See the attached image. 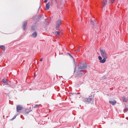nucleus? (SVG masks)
I'll use <instances>...</instances> for the list:
<instances>
[{"label": "nucleus", "instance_id": "obj_9", "mask_svg": "<svg viewBox=\"0 0 128 128\" xmlns=\"http://www.w3.org/2000/svg\"><path fill=\"white\" fill-rule=\"evenodd\" d=\"M109 103L112 105L114 106L116 104V102L115 100H114L113 101H109Z\"/></svg>", "mask_w": 128, "mask_h": 128}, {"label": "nucleus", "instance_id": "obj_25", "mask_svg": "<svg viewBox=\"0 0 128 128\" xmlns=\"http://www.w3.org/2000/svg\"><path fill=\"white\" fill-rule=\"evenodd\" d=\"M5 84H6V85H9L8 83V82H6L5 83Z\"/></svg>", "mask_w": 128, "mask_h": 128}, {"label": "nucleus", "instance_id": "obj_3", "mask_svg": "<svg viewBox=\"0 0 128 128\" xmlns=\"http://www.w3.org/2000/svg\"><path fill=\"white\" fill-rule=\"evenodd\" d=\"M100 52L102 57L105 58H107L108 57L106 52L104 50H103L102 48H100Z\"/></svg>", "mask_w": 128, "mask_h": 128}, {"label": "nucleus", "instance_id": "obj_12", "mask_svg": "<svg viewBox=\"0 0 128 128\" xmlns=\"http://www.w3.org/2000/svg\"><path fill=\"white\" fill-rule=\"evenodd\" d=\"M7 82V80L6 78H4L2 81L1 82L2 83H5L6 82Z\"/></svg>", "mask_w": 128, "mask_h": 128}, {"label": "nucleus", "instance_id": "obj_10", "mask_svg": "<svg viewBox=\"0 0 128 128\" xmlns=\"http://www.w3.org/2000/svg\"><path fill=\"white\" fill-rule=\"evenodd\" d=\"M37 36V33L36 32H35L33 33L32 35V37L35 38Z\"/></svg>", "mask_w": 128, "mask_h": 128}, {"label": "nucleus", "instance_id": "obj_23", "mask_svg": "<svg viewBox=\"0 0 128 128\" xmlns=\"http://www.w3.org/2000/svg\"><path fill=\"white\" fill-rule=\"evenodd\" d=\"M38 107V105H36L34 106V107L35 108H36Z\"/></svg>", "mask_w": 128, "mask_h": 128}, {"label": "nucleus", "instance_id": "obj_1", "mask_svg": "<svg viewBox=\"0 0 128 128\" xmlns=\"http://www.w3.org/2000/svg\"><path fill=\"white\" fill-rule=\"evenodd\" d=\"M83 101L86 103H92L94 102V99L92 96H90L88 98L84 99Z\"/></svg>", "mask_w": 128, "mask_h": 128}, {"label": "nucleus", "instance_id": "obj_32", "mask_svg": "<svg viewBox=\"0 0 128 128\" xmlns=\"http://www.w3.org/2000/svg\"><path fill=\"white\" fill-rule=\"evenodd\" d=\"M2 49H3V50H5V48H2Z\"/></svg>", "mask_w": 128, "mask_h": 128}, {"label": "nucleus", "instance_id": "obj_2", "mask_svg": "<svg viewBox=\"0 0 128 128\" xmlns=\"http://www.w3.org/2000/svg\"><path fill=\"white\" fill-rule=\"evenodd\" d=\"M87 68V65L86 63L81 64L78 68L79 71L81 70L85 69Z\"/></svg>", "mask_w": 128, "mask_h": 128}, {"label": "nucleus", "instance_id": "obj_14", "mask_svg": "<svg viewBox=\"0 0 128 128\" xmlns=\"http://www.w3.org/2000/svg\"><path fill=\"white\" fill-rule=\"evenodd\" d=\"M35 29V27L34 26H32L31 27V30H32L33 31Z\"/></svg>", "mask_w": 128, "mask_h": 128}, {"label": "nucleus", "instance_id": "obj_18", "mask_svg": "<svg viewBox=\"0 0 128 128\" xmlns=\"http://www.w3.org/2000/svg\"><path fill=\"white\" fill-rule=\"evenodd\" d=\"M55 34L56 35H59L60 34V32H56V33H55Z\"/></svg>", "mask_w": 128, "mask_h": 128}, {"label": "nucleus", "instance_id": "obj_21", "mask_svg": "<svg viewBox=\"0 0 128 128\" xmlns=\"http://www.w3.org/2000/svg\"><path fill=\"white\" fill-rule=\"evenodd\" d=\"M0 48H5L4 46H0Z\"/></svg>", "mask_w": 128, "mask_h": 128}, {"label": "nucleus", "instance_id": "obj_30", "mask_svg": "<svg viewBox=\"0 0 128 128\" xmlns=\"http://www.w3.org/2000/svg\"><path fill=\"white\" fill-rule=\"evenodd\" d=\"M53 0L55 1L56 2V0Z\"/></svg>", "mask_w": 128, "mask_h": 128}, {"label": "nucleus", "instance_id": "obj_11", "mask_svg": "<svg viewBox=\"0 0 128 128\" xmlns=\"http://www.w3.org/2000/svg\"><path fill=\"white\" fill-rule=\"evenodd\" d=\"M106 58H104L102 59V60L100 61V62L102 63H104L106 61Z\"/></svg>", "mask_w": 128, "mask_h": 128}, {"label": "nucleus", "instance_id": "obj_16", "mask_svg": "<svg viewBox=\"0 0 128 128\" xmlns=\"http://www.w3.org/2000/svg\"><path fill=\"white\" fill-rule=\"evenodd\" d=\"M90 22L91 24H92L93 25H94V22L92 20H91V21H90Z\"/></svg>", "mask_w": 128, "mask_h": 128}, {"label": "nucleus", "instance_id": "obj_7", "mask_svg": "<svg viewBox=\"0 0 128 128\" xmlns=\"http://www.w3.org/2000/svg\"><path fill=\"white\" fill-rule=\"evenodd\" d=\"M50 4L49 2H48L46 5V10H48L50 7Z\"/></svg>", "mask_w": 128, "mask_h": 128}, {"label": "nucleus", "instance_id": "obj_31", "mask_svg": "<svg viewBox=\"0 0 128 128\" xmlns=\"http://www.w3.org/2000/svg\"><path fill=\"white\" fill-rule=\"evenodd\" d=\"M34 76H36V75L35 74H34Z\"/></svg>", "mask_w": 128, "mask_h": 128}, {"label": "nucleus", "instance_id": "obj_19", "mask_svg": "<svg viewBox=\"0 0 128 128\" xmlns=\"http://www.w3.org/2000/svg\"><path fill=\"white\" fill-rule=\"evenodd\" d=\"M16 116H14L11 119V120H14V119L16 118Z\"/></svg>", "mask_w": 128, "mask_h": 128}, {"label": "nucleus", "instance_id": "obj_5", "mask_svg": "<svg viewBox=\"0 0 128 128\" xmlns=\"http://www.w3.org/2000/svg\"><path fill=\"white\" fill-rule=\"evenodd\" d=\"M22 108V107L20 105H17L16 106V111L18 112H20V111L21 110Z\"/></svg>", "mask_w": 128, "mask_h": 128}, {"label": "nucleus", "instance_id": "obj_27", "mask_svg": "<svg viewBox=\"0 0 128 128\" xmlns=\"http://www.w3.org/2000/svg\"><path fill=\"white\" fill-rule=\"evenodd\" d=\"M42 60H43V59H42V58H41L40 60V61H42Z\"/></svg>", "mask_w": 128, "mask_h": 128}, {"label": "nucleus", "instance_id": "obj_28", "mask_svg": "<svg viewBox=\"0 0 128 128\" xmlns=\"http://www.w3.org/2000/svg\"><path fill=\"white\" fill-rule=\"evenodd\" d=\"M8 86H9L11 87V86L10 84H9V85H8Z\"/></svg>", "mask_w": 128, "mask_h": 128}, {"label": "nucleus", "instance_id": "obj_33", "mask_svg": "<svg viewBox=\"0 0 128 128\" xmlns=\"http://www.w3.org/2000/svg\"><path fill=\"white\" fill-rule=\"evenodd\" d=\"M26 112V113H28V112Z\"/></svg>", "mask_w": 128, "mask_h": 128}, {"label": "nucleus", "instance_id": "obj_4", "mask_svg": "<svg viewBox=\"0 0 128 128\" xmlns=\"http://www.w3.org/2000/svg\"><path fill=\"white\" fill-rule=\"evenodd\" d=\"M62 23L61 20L60 19L56 21V28H58Z\"/></svg>", "mask_w": 128, "mask_h": 128}, {"label": "nucleus", "instance_id": "obj_13", "mask_svg": "<svg viewBox=\"0 0 128 128\" xmlns=\"http://www.w3.org/2000/svg\"><path fill=\"white\" fill-rule=\"evenodd\" d=\"M122 100L123 101L125 102H126L127 101V99L124 96L122 97Z\"/></svg>", "mask_w": 128, "mask_h": 128}, {"label": "nucleus", "instance_id": "obj_8", "mask_svg": "<svg viewBox=\"0 0 128 128\" xmlns=\"http://www.w3.org/2000/svg\"><path fill=\"white\" fill-rule=\"evenodd\" d=\"M107 2V0H104L102 2V3L103 5V6L102 7V8H103L104 6H105L106 5Z\"/></svg>", "mask_w": 128, "mask_h": 128}, {"label": "nucleus", "instance_id": "obj_6", "mask_svg": "<svg viewBox=\"0 0 128 128\" xmlns=\"http://www.w3.org/2000/svg\"><path fill=\"white\" fill-rule=\"evenodd\" d=\"M27 24V21H25L24 22V24L22 26V28L23 30H25L26 26Z\"/></svg>", "mask_w": 128, "mask_h": 128}, {"label": "nucleus", "instance_id": "obj_15", "mask_svg": "<svg viewBox=\"0 0 128 128\" xmlns=\"http://www.w3.org/2000/svg\"><path fill=\"white\" fill-rule=\"evenodd\" d=\"M80 94V93L79 92H78L77 94L78 96H77V98L78 99L80 98V95H79Z\"/></svg>", "mask_w": 128, "mask_h": 128}, {"label": "nucleus", "instance_id": "obj_24", "mask_svg": "<svg viewBox=\"0 0 128 128\" xmlns=\"http://www.w3.org/2000/svg\"><path fill=\"white\" fill-rule=\"evenodd\" d=\"M114 0H113L112 1L110 2V3H111V4H112V3H113L114 2Z\"/></svg>", "mask_w": 128, "mask_h": 128}, {"label": "nucleus", "instance_id": "obj_26", "mask_svg": "<svg viewBox=\"0 0 128 128\" xmlns=\"http://www.w3.org/2000/svg\"><path fill=\"white\" fill-rule=\"evenodd\" d=\"M75 51H76V52H78L80 51V50H75Z\"/></svg>", "mask_w": 128, "mask_h": 128}, {"label": "nucleus", "instance_id": "obj_29", "mask_svg": "<svg viewBox=\"0 0 128 128\" xmlns=\"http://www.w3.org/2000/svg\"><path fill=\"white\" fill-rule=\"evenodd\" d=\"M47 2V0H45L44 1V2Z\"/></svg>", "mask_w": 128, "mask_h": 128}, {"label": "nucleus", "instance_id": "obj_17", "mask_svg": "<svg viewBox=\"0 0 128 128\" xmlns=\"http://www.w3.org/2000/svg\"><path fill=\"white\" fill-rule=\"evenodd\" d=\"M102 78L103 79H105L107 78V77L105 76H104L102 77Z\"/></svg>", "mask_w": 128, "mask_h": 128}, {"label": "nucleus", "instance_id": "obj_22", "mask_svg": "<svg viewBox=\"0 0 128 128\" xmlns=\"http://www.w3.org/2000/svg\"><path fill=\"white\" fill-rule=\"evenodd\" d=\"M68 54L69 56L70 57H71L72 58V56L71 55V54L69 53H67Z\"/></svg>", "mask_w": 128, "mask_h": 128}, {"label": "nucleus", "instance_id": "obj_20", "mask_svg": "<svg viewBox=\"0 0 128 128\" xmlns=\"http://www.w3.org/2000/svg\"><path fill=\"white\" fill-rule=\"evenodd\" d=\"M99 59L100 60H101L102 59V57L100 56H99L98 57Z\"/></svg>", "mask_w": 128, "mask_h": 128}]
</instances>
